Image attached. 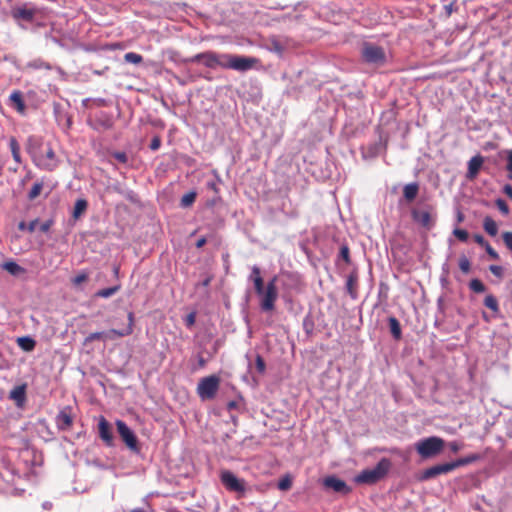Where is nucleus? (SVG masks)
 <instances>
[{
	"label": "nucleus",
	"mask_w": 512,
	"mask_h": 512,
	"mask_svg": "<svg viewBox=\"0 0 512 512\" xmlns=\"http://www.w3.org/2000/svg\"><path fill=\"white\" fill-rule=\"evenodd\" d=\"M391 462L382 458L373 469L362 470L355 478L359 484H374L381 480L389 471Z\"/></svg>",
	"instance_id": "obj_1"
},
{
	"label": "nucleus",
	"mask_w": 512,
	"mask_h": 512,
	"mask_svg": "<svg viewBox=\"0 0 512 512\" xmlns=\"http://www.w3.org/2000/svg\"><path fill=\"white\" fill-rule=\"evenodd\" d=\"M133 327H134V313L133 312H129L128 313V324L125 328L123 329H110L109 331L107 332H94V333H90L86 338H85V344H88V343H91L93 341H96V340H103V341H106L107 339H114L116 337L120 338V337H124V336H129L133 333Z\"/></svg>",
	"instance_id": "obj_2"
},
{
	"label": "nucleus",
	"mask_w": 512,
	"mask_h": 512,
	"mask_svg": "<svg viewBox=\"0 0 512 512\" xmlns=\"http://www.w3.org/2000/svg\"><path fill=\"white\" fill-rule=\"evenodd\" d=\"M223 59H225L224 69H233L240 72L251 70L259 63V59L255 57L233 54H223Z\"/></svg>",
	"instance_id": "obj_3"
},
{
	"label": "nucleus",
	"mask_w": 512,
	"mask_h": 512,
	"mask_svg": "<svg viewBox=\"0 0 512 512\" xmlns=\"http://www.w3.org/2000/svg\"><path fill=\"white\" fill-rule=\"evenodd\" d=\"M442 438L432 436L416 443V451L422 458H431L438 455L444 448Z\"/></svg>",
	"instance_id": "obj_4"
},
{
	"label": "nucleus",
	"mask_w": 512,
	"mask_h": 512,
	"mask_svg": "<svg viewBox=\"0 0 512 512\" xmlns=\"http://www.w3.org/2000/svg\"><path fill=\"white\" fill-rule=\"evenodd\" d=\"M361 56L363 61L368 64L382 66L386 63V53L384 49L369 42L363 44Z\"/></svg>",
	"instance_id": "obj_5"
},
{
	"label": "nucleus",
	"mask_w": 512,
	"mask_h": 512,
	"mask_svg": "<svg viewBox=\"0 0 512 512\" xmlns=\"http://www.w3.org/2000/svg\"><path fill=\"white\" fill-rule=\"evenodd\" d=\"M220 379L216 375L204 377L197 386V393L202 400L213 399L219 389Z\"/></svg>",
	"instance_id": "obj_6"
},
{
	"label": "nucleus",
	"mask_w": 512,
	"mask_h": 512,
	"mask_svg": "<svg viewBox=\"0 0 512 512\" xmlns=\"http://www.w3.org/2000/svg\"><path fill=\"white\" fill-rule=\"evenodd\" d=\"M277 281V276H274L270 281H268L265 287V292L260 297V307L265 312L273 311L275 308V302L278 298V290L276 286Z\"/></svg>",
	"instance_id": "obj_7"
},
{
	"label": "nucleus",
	"mask_w": 512,
	"mask_h": 512,
	"mask_svg": "<svg viewBox=\"0 0 512 512\" xmlns=\"http://www.w3.org/2000/svg\"><path fill=\"white\" fill-rule=\"evenodd\" d=\"M117 431L126 444V446L133 452L138 453L140 451V447L138 444V440L134 432L127 426V424L122 420L116 421Z\"/></svg>",
	"instance_id": "obj_8"
},
{
	"label": "nucleus",
	"mask_w": 512,
	"mask_h": 512,
	"mask_svg": "<svg viewBox=\"0 0 512 512\" xmlns=\"http://www.w3.org/2000/svg\"><path fill=\"white\" fill-rule=\"evenodd\" d=\"M192 62H199L207 68L214 69L217 66L223 68V64H225V59H223V54H217L213 51H206L203 53L196 54L192 58Z\"/></svg>",
	"instance_id": "obj_9"
},
{
	"label": "nucleus",
	"mask_w": 512,
	"mask_h": 512,
	"mask_svg": "<svg viewBox=\"0 0 512 512\" xmlns=\"http://www.w3.org/2000/svg\"><path fill=\"white\" fill-rule=\"evenodd\" d=\"M220 479L225 488L231 492L244 494L246 491L245 481L238 479L231 471L224 470L221 472Z\"/></svg>",
	"instance_id": "obj_10"
},
{
	"label": "nucleus",
	"mask_w": 512,
	"mask_h": 512,
	"mask_svg": "<svg viewBox=\"0 0 512 512\" xmlns=\"http://www.w3.org/2000/svg\"><path fill=\"white\" fill-rule=\"evenodd\" d=\"M456 469L454 462L437 464L425 469L419 477V480L426 481L442 474H447Z\"/></svg>",
	"instance_id": "obj_11"
},
{
	"label": "nucleus",
	"mask_w": 512,
	"mask_h": 512,
	"mask_svg": "<svg viewBox=\"0 0 512 512\" xmlns=\"http://www.w3.org/2000/svg\"><path fill=\"white\" fill-rule=\"evenodd\" d=\"M36 13L35 8H29L27 5L16 6L11 9V16L16 21L32 22Z\"/></svg>",
	"instance_id": "obj_12"
},
{
	"label": "nucleus",
	"mask_w": 512,
	"mask_h": 512,
	"mask_svg": "<svg viewBox=\"0 0 512 512\" xmlns=\"http://www.w3.org/2000/svg\"><path fill=\"white\" fill-rule=\"evenodd\" d=\"M70 407L63 408L56 417V424L60 430H69L73 425V417Z\"/></svg>",
	"instance_id": "obj_13"
},
{
	"label": "nucleus",
	"mask_w": 512,
	"mask_h": 512,
	"mask_svg": "<svg viewBox=\"0 0 512 512\" xmlns=\"http://www.w3.org/2000/svg\"><path fill=\"white\" fill-rule=\"evenodd\" d=\"M99 437L105 442L107 446L113 445V433L109 422L104 418L100 417L98 423Z\"/></svg>",
	"instance_id": "obj_14"
},
{
	"label": "nucleus",
	"mask_w": 512,
	"mask_h": 512,
	"mask_svg": "<svg viewBox=\"0 0 512 512\" xmlns=\"http://www.w3.org/2000/svg\"><path fill=\"white\" fill-rule=\"evenodd\" d=\"M411 215L415 222L426 229H430L434 225L429 211L413 209Z\"/></svg>",
	"instance_id": "obj_15"
},
{
	"label": "nucleus",
	"mask_w": 512,
	"mask_h": 512,
	"mask_svg": "<svg viewBox=\"0 0 512 512\" xmlns=\"http://www.w3.org/2000/svg\"><path fill=\"white\" fill-rule=\"evenodd\" d=\"M324 486L338 493L346 494L350 492V488L347 486V484L343 480L334 476L326 477L324 479Z\"/></svg>",
	"instance_id": "obj_16"
},
{
	"label": "nucleus",
	"mask_w": 512,
	"mask_h": 512,
	"mask_svg": "<svg viewBox=\"0 0 512 512\" xmlns=\"http://www.w3.org/2000/svg\"><path fill=\"white\" fill-rule=\"evenodd\" d=\"M484 163V158L481 155H476L472 157L468 162V170L466 174V178L469 180H473L479 174V171Z\"/></svg>",
	"instance_id": "obj_17"
},
{
	"label": "nucleus",
	"mask_w": 512,
	"mask_h": 512,
	"mask_svg": "<svg viewBox=\"0 0 512 512\" xmlns=\"http://www.w3.org/2000/svg\"><path fill=\"white\" fill-rule=\"evenodd\" d=\"M37 165L45 170L52 171L57 166L56 155L52 147H48L45 156H43Z\"/></svg>",
	"instance_id": "obj_18"
},
{
	"label": "nucleus",
	"mask_w": 512,
	"mask_h": 512,
	"mask_svg": "<svg viewBox=\"0 0 512 512\" xmlns=\"http://www.w3.org/2000/svg\"><path fill=\"white\" fill-rule=\"evenodd\" d=\"M10 105L21 115L26 113V105L22 96V92L14 90L9 96Z\"/></svg>",
	"instance_id": "obj_19"
},
{
	"label": "nucleus",
	"mask_w": 512,
	"mask_h": 512,
	"mask_svg": "<svg viewBox=\"0 0 512 512\" xmlns=\"http://www.w3.org/2000/svg\"><path fill=\"white\" fill-rule=\"evenodd\" d=\"M9 398L15 401L17 405H22L26 400V384L14 387L10 391Z\"/></svg>",
	"instance_id": "obj_20"
},
{
	"label": "nucleus",
	"mask_w": 512,
	"mask_h": 512,
	"mask_svg": "<svg viewBox=\"0 0 512 512\" xmlns=\"http://www.w3.org/2000/svg\"><path fill=\"white\" fill-rule=\"evenodd\" d=\"M346 289L352 298L355 299L357 297V295H358V274H357V272H352L347 277Z\"/></svg>",
	"instance_id": "obj_21"
},
{
	"label": "nucleus",
	"mask_w": 512,
	"mask_h": 512,
	"mask_svg": "<svg viewBox=\"0 0 512 512\" xmlns=\"http://www.w3.org/2000/svg\"><path fill=\"white\" fill-rule=\"evenodd\" d=\"M419 184L416 182L406 184L403 188V196L407 202H412L418 195Z\"/></svg>",
	"instance_id": "obj_22"
},
{
	"label": "nucleus",
	"mask_w": 512,
	"mask_h": 512,
	"mask_svg": "<svg viewBox=\"0 0 512 512\" xmlns=\"http://www.w3.org/2000/svg\"><path fill=\"white\" fill-rule=\"evenodd\" d=\"M9 147L14 161L17 164H21L22 159L20 154V145L15 137H11L9 139Z\"/></svg>",
	"instance_id": "obj_23"
},
{
	"label": "nucleus",
	"mask_w": 512,
	"mask_h": 512,
	"mask_svg": "<svg viewBox=\"0 0 512 512\" xmlns=\"http://www.w3.org/2000/svg\"><path fill=\"white\" fill-rule=\"evenodd\" d=\"M88 202L85 199H78L75 202L72 216L74 219H79L87 210Z\"/></svg>",
	"instance_id": "obj_24"
},
{
	"label": "nucleus",
	"mask_w": 512,
	"mask_h": 512,
	"mask_svg": "<svg viewBox=\"0 0 512 512\" xmlns=\"http://www.w3.org/2000/svg\"><path fill=\"white\" fill-rule=\"evenodd\" d=\"M2 268L14 276H17L25 272V269L14 261H7L3 263Z\"/></svg>",
	"instance_id": "obj_25"
},
{
	"label": "nucleus",
	"mask_w": 512,
	"mask_h": 512,
	"mask_svg": "<svg viewBox=\"0 0 512 512\" xmlns=\"http://www.w3.org/2000/svg\"><path fill=\"white\" fill-rule=\"evenodd\" d=\"M483 228L490 236H496L498 233L497 223L489 216L484 218Z\"/></svg>",
	"instance_id": "obj_26"
},
{
	"label": "nucleus",
	"mask_w": 512,
	"mask_h": 512,
	"mask_svg": "<svg viewBox=\"0 0 512 512\" xmlns=\"http://www.w3.org/2000/svg\"><path fill=\"white\" fill-rule=\"evenodd\" d=\"M389 328H390V332L392 334V336L396 339V340H399L401 339V336H402V331H401V326H400V323L399 321L397 320V318L395 317H390L389 320Z\"/></svg>",
	"instance_id": "obj_27"
},
{
	"label": "nucleus",
	"mask_w": 512,
	"mask_h": 512,
	"mask_svg": "<svg viewBox=\"0 0 512 512\" xmlns=\"http://www.w3.org/2000/svg\"><path fill=\"white\" fill-rule=\"evenodd\" d=\"M17 343L21 349L26 352H30L35 348L36 342L31 337H20L17 339Z\"/></svg>",
	"instance_id": "obj_28"
},
{
	"label": "nucleus",
	"mask_w": 512,
	"mask_h": 512,
	"mask_svg": "<svg viewBox=\"0 0 512 512\" xmlns=\"http://www.w3.org/2000/svg\"><path fill=\"white\" fill-rule=\"evenodd\" d=\"M481 458L479 454H471L463 458H459L456 461H454V464L456 465V468L460 466H465L470 463H473L475 461H478Z\"/></svg>",
	"instance_id": "obj_29"
},
{
	"label": "nucleus",
	"mask_w": 512,
	"mask_h": 512,
	"mask_svg": "<svg viewBox=\"0 0 512 512\" xmlns=\"http://www.w3.org/2000/svg\"><path fill=\"white\" fill-rule=\"evenodd\" d=\"M196 192L191 191L184 194L180 200V205L184 208L190 207L196 200Z\"/></svg>",
	"instance_id": "obj_30"
},
{
	"label": "nucleus",
	"mask_w": 512,
	"mask_h": 512,
	"mask_svg": "<svg viewBox=\"0 0 512 512\" xmlns=\"http://www.w3.org/2000/svg\"><path fill=\"white\" fill-rule=\"evenodd\" d=\"M484 305L493 311L494 313L499 312V305L497 299L493 295H487L484 299Z\"/></svg>",
	"instance_id": "obj_31"
},
{
	"label": "nucleus",
	"mask_w": 512,
	"mask_h": 512,
	"mask_svg": "<svg viewBox=\"0 0 512 512\" xmlns=\"http://www.w3.org/2000/svg\"><path fill=\"white\" fill-rule=\"evenodd\" d=\"M119 289H120L119 285L113 286V287H109V288H105V289H101V290L96 292L95 296L96 297H100V298H109L112 295H114L116 292H118Z\"/></svg>",
	"instance_id": "obj_32"
},
{
	"label": "nucleus",
	"mask_w": 512,
	"mask_h": 512,
	"mask_svg": "<svg viewBox=\"0 0 512 512\" xmlns=\"http://www.w3.org/2000/svg\"><path fill=\"white\" fill-rule=\"evenodd\" d=\"M43 189V183L42 182H36L32 186L31 190L28 193V199L34 200L36 199L42 192Z\"/></svg>",
	"instance_id": "obj_33"
},
{
	"label": "nucleus",
	"mask_w": 512,
	"mask_h": 512,
	"mask_svg": "<svg viewBox=\"0 0 512 512\" xmlns=\"http://www.w3.org/2000/svg\"><path fill=\"white\" fill-rule=\"evenodd\" d=\"M292 487V478L290 475H285L278 482V488L281 491H288Z\"/></svg>",
	"instance_id": "obj_34"
},
{
	"label": "nucleus",
	"mask_w": 512,
	"mask_h": 512,
	"mask_svg": "<svg viewBox=\"0 0 512 512\" xmlns=\"http://www.w3.org/2000/svg\"><path fill=\"white\" fill-rule=\"evenodd\" d=\"M124 60L132 64H140L143 61V57L135 52H128L124 55Z\"/></svg>",
	"instance_id": "obj_35"
},
{
	"label": "nucleus",
	"mask_w": 512,
	"mask_h": 512,
	"mask_svg": "<svg viewBox=\"0 0 512 512\" xmlns=\"http://www.w3.org/2000/svg\"><path fill=\"white\" fill-rule=\"evenodd\" d=\"M469 288L475 293H483L485 291V285L479 279H472L469 283Z\"/></svg>",
	"instance_id": "obj_36"
},
{
	"label": "nucleus",
	"mask_w": 512,
	"mask_h": 512,
	"mask_svg": "<svg viewBox=\"0 0 512 512\" xmlns=\"http://www.w3.org/2000/svg\"><path fill=\"white\" fill-rule=\"evenodd\" d=\"M249 280L252 281L253 284L263 280L262 275H261V269L258 266H253L251 268Z\"/></svg>",
	"instance_id": "obj_37"
},
{
	"label": "nucleus",
	"mask_w": 512,
	"mask_h": 512,
	"mask_svg": "<svg viewBox=\"0 0 512 512\" xmlns=\"http://www.w3.org/2000/svg\"><path fill=\"white\" fill-rule=\"evenodd\" d=\"M88 278V273L86 271H81L74 278H72L71 282L74 286H80L82 283L86 282Z\"/></svg>",
	"instance_id": "obj_38"
},
{
	"label": "nucleus",
	"mask_w": 512,
	"mask_h": 512,
	"mask_svg": "<svg viewBox=\"0 0 512 512\" xmlns=\"http://www.w3.org/2000/svg\"><path fill=\"white\" fill-rule=\"evenodd\" d=\"M459 268L460 270L467 274L470 272V269H471V263L469 261V259L465 256H462L460 259H459Z\"/></svg>",
	"instance_id": "obj_39"
},
{
	"label": "nucleus",
	"mask_w": 512,
	"mask_h": 512,
	"mask_svg": "<svg viewBox=\"0 0 512 512\" xmlns=\"http://www.w3.org/2000/svg\"><path fill=\"white\" fill-rule=\"evenodd\" d=\"M255 367L259 374H264L266 371L265 361L259 354L255 358Z\"/></svg>",
	"instance_id": "obj_40"
},
{
	"label": "nucleus",
	"mask_w": 512,
	"mask_h": 512,
	"mask_svg": "<svg viewBox=\"0 0 512 512\" xmlns=\"http://www.w3.org/2000/svg\"><path fill=\"white\" fill-rule=\"evenodd\" d=\"M453 234L458 240L462 242H466L469 238V233L464 229L456 228L454 229Z\"/></svg>",
	"instance_id": "obj_41"
},
{
	"label": "nucleus",
	"mask_w": 512,
	"mask_h": 512,
	"mask_svg": "<svg viewBox=\"0 0 512 512\" xmlns=\"http://www.w3.org/2000/svg\"><path fill=\"white\" fill-rule=\"evenodd\" d=\"M496 206L497 208L500 210V212L503 214V215H508L509 212H510V209H509V206L507 205V203L503 200V199H497L496 200Z\"/></svg>",
	"instance_id": "obj_42"
},
{
	"label": "nucleus",
	"mask_w": 512,
	"mask_h": 512,
	"mask_svg": "<svg viewBox=\"0 0 512 512\" xmlns=\"http://www.w3.org/2000/svg\"><path fill=\"white\" fill-rule=\"evenodd\" d=\"M340 257L347 263H350V249L347 245H342L340 248Z\"/></svg>",
	"instance_id": "obj_43"
},
{
	"label": "nucleus",
	"mask_w": 512,
	"mask_h": 512,
	"mask_svg": "<svg viewBox=\"0 0 512 512\" xmlns=\"http://www.w3.org/2000/svg\"><path fill=\"white\" fill-rule=\"evenodd\" d=\"M506 170L508 173V178L512 180V149L507 151V164Z\"/></svg>",
	"instance_id": "obj_44"
},
{
	"label": "nucleus",
	"mask_w": 512,
	"mask_h": 512,
	"mask_svg": "<svg viewBox=\"0 0 512 512\" xmlns=\"http://www.w3.org/2000/svg\"><path fill=\"white\" fill-rule=\"evenodd\" d=\"M503 241L506 247L512 251V232L507 231L502 234Z\"/></svg>",
	"instance_id": "obj_45"
},
{
	"label": "nucleus",
	"mask_w": 512,
	"mask_h": 512,
	"mask_svg": "<svg viewBox=\"0 0 512 512\" xmlns=\"http://www.w3.org/2000/svg\"><path fill=\"white\" fill-rule=\"evenodd\" d=\"M489 270L493 275H495L498 278H501L503 276V268L498 265H491L489 267Z\"/></svg>",
	"instance_id": "obj_46"
},
{
	"label": "nucleus",
	"mask_w": 512,
	"mask_h": 512,
	"mask_svg": "<svg viewBox=\"0 0 512 512\" xmlns=\"http://www.w3.org/2000/svg\"><path fill=\"white\" fill-rule=\"evenodd\" d=\"M161 146V138L159 136H154L150 143V149L156 151Z\"/></svg>",
	"instance_id": "obj_47"
},
{
	"label": "nucleus",
	"mask_w": 512,
	"mask_h": 512,
	"mask_svg": "<svg viewBox=\"0 0 512 512\" xmlns=\"http://www.w3.org/2000/svg\"><path fill=\"white\" fill-rule=\"evenodd\" d=\"M487 254L493 259V260H498L499 259V255L498 253L493 249V247L488 243L486 244V246L484 247Z\"/></svg>",
	"instance_id": "obj_48"
},
{
	"label": "nucleus",
	"mask_w": 512,
	"mask_h": 512,
	"mask_svg": "<svg viewBox=\"0 0 512 512\" xmlns=\"http://www.w3.org/2000/svg\"><path fill=\"white\" fill-rule=\"evenodd\" d=\"M265 287L264 286V281H260V282H256L254 283V289H255V292L256 294L261 297V295L265 292Z\"/></svg>",
	"instance_id": "obj_49"
},
{
	"label": "nucleus",
	"mask_w": 512,
	"mask_h": 512,
	"mask_svg": "<svg viewBox=\"0 0 512 512\" xmlns=\"http://www.w3.org/2000/svg\"><path fill=\"white\" fill-rule=\"evenodd\" d=\"M112 156L120 163H126L128 161V157L125 152H114Z\"/></svg>",
	"instance_id": "obj_50"
},
{
	"label": "nucleus",
	"mask_w": 512,
	"mask_h": 512,
	"mask_svg": "<svg viewBox=\"0 0 512 512\" xmlns=\"http://www.w3.org/2000/svg\"><path fill=\"white\" fill-rule=\"evenodd\" d=\"M196 314L194 312L188 314L185 318V324L187 327H192L195 324Z\"/></svg>",
	"instance_id": "obj_51"
},
{
	"label": "nucleus",
	"mask_w": 512,
	"mask_h": 512,
	"mask_svg": "<svg viewBox=\"0 0 512 512\" xmlns=\"http://www.w3.org/2000/svg\"><path fill=\"white\" fill-rule=\"evenodd\" d=\"M52 225H53V220H47L40 225V231L43 233H47L50 230Z\"/></svg>",
	"instance_id": "obj_52"
},
{
	"label": "nucleus",
	"mask_w": 512,
	"mask_h": 512,
	"mask_svg": "<svg viewBox=\"0 0 512 512\" xmlns=\"http://www.w3.org/2000/svg\"><path fill=\"white\" fill-rule=\"evenodd\" d=\"M473 238H474V241H475L477 244H479V245H481V246H483V247H485V246H486V244H488V242H487V241L484 239V237H483L482 235H480V234H475V235L473 236Z\"/></svg>",
	"instance_id": "obj_53"
},
{
	"label": "nucleus",
	"mask_w": 512,
	"mask_h": 512,
	"mask_svg": "<svg viewBox=\"0 0 512 512\" xmlns=\"http://www.w3.org/2000/svg\"><path fill=\"white\" fill-rule=\"evenodd\" d=\"M197 367H195L193 370H197V369H202L206 366V359L202 356V355H198V359H197Z\"/></svg>",
	"instance_id": "obj_54"
},
{
	"label": "nucleus",
	"mask_w": 512,
	"mask_h": 512,
	"mask_svg": "<svg viewBox=\"0 0 512 512\" xmlns=\"http://www.w3.org/2000/svg\"><path fill=\"white\" fill-rule=\"evenodd\" d=\"M504 194L512 200V185L506 184L503 187Z\"/></svg>",
	"instance_id": "obj_55"
},
{
	"label": "nucleus",
	"mask_w": 512,
	"mask_h": 512,
	"mask_svg": "<svg viewBox=\"0 0 512 512\" xmlns=\"http://www.w3.org/2000/svg\"><path fill=\"white\" fill-rule=\"evenodd\" d=\"M37 224H38V219H34V220H32V221L28 224V226H27V230H28L30 233L34 232V231H35V229H36Z\"/></svg>",
	"instance_id": "obj_56"
},
{
	"label": "nucleus",
	"mask_w": 512,
	"mask_h": 512,
	"mask_svg": "<svg viewBox=\"0 0 512 512\" xmlns=\"http://www.w3.org/2000/svg\"><path fill=\"white\" fill-rule=\"evenodd\" d=\"M129 512H156L154 509H144V508H140V507H137V508H134L132 510H130Z\"/></svg>",
	"instance_id": "obj_57"
},
{
	"label": "nucleus",
	"mask_w": 512,
	"mask_h": 512,
	"mask_svg": "<svg viewBox=\"0 0 512 512\" xmlns=\"http://www.w3.org/2000/svg\"><path fill=\"white\" fill-rule=\"evenodd\" d=\"M205 244H206V238L205 237H201L200 239L197 240L196 247L197 248H202Z\"/></svg>",
	"instance_id": "obj_58"
},
{
	"label": "nucleus",
	"mask_w": 512,
	"mask_h": 512,
	"mask_svg": "<svg viewBox=\"0 0 512 512\" xmlns=\"http://www.w3.org/2000/svg\"><path fill=\"white\" fill-rule=\"evenodd\" d=\"M35 141V138L33 136L28 138V144H27V151L31 152L32 143Z\"/></svg>",
	"instance_id": "obj_59"
},
{
	"label": "nucleus",
	"mask_w": 512,
	"mask_h": 512,
	"mask_svg": "<svg viewBox=\"0 0 512 512\" xmlns=\"http://www.w3.org/2000/svg\"><path fill=\"white\" fill-rule=\"evenodd\" d=\"M450 448H451V450L453 452H457L460 447H459V445L457 443L453 442V443L450 444Z\"/></svg>",
	"instance_id": "obj_60"
},
{
	"label": "nucleus",
	"mask_w": 512,
	"mask_h": 512,
	"mask_svg": "<svg viewBox=\"0 0 512 512\" xmlns=\"http://www.w3.org/2000/svg\"><path fill=\"white\" fill-rule=\"evenodd\" d=\"M18 229L23 231L25 229H27V226H26V223L24 221H21L19 224H18Z\"/></svg>",
	"instance_id": "obj_61"
},
{
	"label": "nucleus",
	"mask_w": 512,
	"mask_h": 512,
	"mask_svg": "<svg viewBox=\"0 0 512 512\" xmlns=\"http://www.w3.org/2000/svg\"><path fill=\"white\" fill-rule=\"evenodd\" d=\"M446 9L448 11V14L450 15L452 12V5L450 4L449 6L446 7Z\"/></svg>",
	"instance_id": "obj_62"
},
{
	"label": "nucleus",
	"mask_w": 512,
	"mask_h": 512,
	"mask_svg": "<svg viewBox=\"0 0 512 512\" xmlns=\"http://www.w3.org/2000/svg\"><path fill=\"white\" fill-rule=\"evenodd\" d=\"M458 220H459V221H462V220H463V216H462V214H459V215H458Z\"/></svg>",
	"instance_id": "obj_63"
},
{
	"label": "nucleus",
	"mask_w": 512,
	"mask_h": 512,
	"mask_svg": "<svg viewBox=\"0 0 512 512\" xmlns=\"http://www.w3.org/2000/svg\"><path fill=\"white\" fill-rule=\"evenodd\" d=\"M118 271H119V268H118V267H116V268L114 269V273H116V274H117V273H118Z\"/></svg>",
	"instance_id": "obj_64"
}]
</instances>
